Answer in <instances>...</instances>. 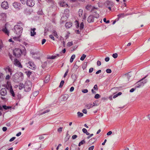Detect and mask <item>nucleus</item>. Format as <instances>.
Listing matches in <instances>:
<instances>
[{"label":"nucleus","mask_w":150,"mask_h":150,"mask_svg":"<svg viewBox=\"0 0 150 150\" xmlns=\"http://www.w3.org/2000/svg\"><path fill=\"white\" fill-rule=\"evenodd\" d=\"M14 33L18 36H21L23 32V28L19 25H15L13 29Z\"/></svg>","instance_id":"f257e3e1"},{"label":"nucleus","mask_w":150,"mask_h":150,"mask_svg":"<svg viewBox=\"0 0 150 150\" xmlns=\"http://www.w3.org/2000/svg\"><path fill=\"white\" fill-rule=\"evenodd\" d=\"M32 87V84L31 82L30 81H26L25 84L24 89L26 92L30 91Z\"/></svg>","instance_id":"f03ea898"},{"label":"nucleus","mask_w":150,"mask_h":150,"mask_svg":"<svg viewBox=\"0 0 150 150\" xmlns=\"http://www.w3.org/2000/svg\"><path fill=\"white\" fill-rule=\"evenodd\" d=\"M13 55L16 57H19L21 54V50L19 48L15 49L13 51Z\"/></svg>","instance_id":"7ed1b4c3"},{"label":"nucleus","mask_w":150,"mask_h":150,"mask_svg":"<svg viewBox=\"0 0 150 150\" xmlns=\"http://www.w3.org/2000/svg\"><path fill=\"white\" fill-rule=\"evenodd\" d=\"M78 14L79 17L83 18V20L86 19V14L84 13L83 14V10L82 9H79L78 12Z\"/></svg>","instance_id":"20e7f679"},{"label":"nucleus","mask_w":150,"mask_h":150,"mask_svg":"<svg viewBox=\"0 0 150 150\" xmlns=\"http://www.w3.org/2000/svg\"><path fill=\"white\" fill-rule=\"evenodd\" d=\"M13 64L15 65L19 68H23L22 65L21 64L20 62L17 59H14Z\"/></svg>","instance_id":"39448f33"},{"label":"nucleus","mask_w":150,"mask_h":150,"mask_svg":"<svg viewBox=\"0 0 150 150\" xmlns=\"http://www.w3.org/2000/svg\"><path fill=\"white\" fill-rule=\"evenodd\" d=\"M31 54L33 55V57L35 59H40V54L39 52H31Z\"/></svg>","instance_id":"423d86ee"},{"label":"nucleus","mask_w":150,"mask_h":150,"mask_svg":"<svg viewBox=\"0 0 150 150\" xmlns=\"http://www.w3.org/2000/svg\"><path fill=\"white\" fill-rule=\"evenodd\" d=\"M26 4L28 6L33 7L35 5V2L34 0H27Z\"/></svg>","instance_id":"0eeeda50"},{"label":"nucleus","mask_w":150,"mask_h":150,"mask_svg":"<svg viewBox=\"0 0 150 150\" xmlns=\"http://www.w3.org/2000/svg\"><path fill=\"white\" fill-rule=\"evenodd\" d=\"M86 8L88 11H90L91 12L94 11L95 9H97V8H95L94 7L92 6L91 5H87L86 7Z\"/></svg>","instance_id":"6e6552de"},{"label":"nucleus","mask_w":150,"mask_h":150,"mask_svg":"<svg viewBox=\"0 0 150 150\" xmlns=\"http://www.w3.org/2000/svg\"><path fill=\"white\" fill-rule=\"evenodd\" d=\"M20 74L21 76H23V74L22 72H20L19 74L16 73L13 76V78L14 80L15 81L19 79Z\"/></svg>","instance_id":"1a4fd4ad"},{"label":"nucleus","mask_w":150,"mask_h":150,"mask_svg":"<svg viewBox=\"0 0 150 150\" xmlns=\"http://www.w3.org/2000/svg\"><path fill=\"white\" fill-rule=\"evenodd\" d=\"M28 67L30 69L32 70H34L36 68V66L33 62H30L28 63Z\"/></svg>","instance_id":"9d476101"},{"label":"nucleus","mask_w":150,"mask_h":150,"mask_svg":"<svg viewBox=\"0 0 150 150\" xmlns=\"http://www.w3.org/2000/svg\"><path fill=\"white\" fill-rule=\"evenodd\" d=\"M1 6L4 9H7L9 7L8 3L7 1H5L2 2L1 3Z\"/></svg>","instance_id":"9b49d317"},{"label":"nucleus","mask_w":150,"mask_h":150,"mask_svg":"<svg viewBox=\"0 0 150 150\" xmlns=\"http://www.w3.org/2000/svg\"><path fill=\"white\" fill-rule=\"evenodd\" d=\"M0 93L2 96H5L7 93V90L6 88H2L0 91Z\"/></svg>","instance_id":"f8f14e48"},{"label":"nucleus","mask_w":150,"mask_h":150,"mask_svg":"<svg viewBox=\"0 0 150 150\" xmlns=\"http://www.w3.org/2000/svg\"><path fill=\"white\" fill-rule=\"evenodd\" d=\"M21 4L17 2H15L13 4V6L16 9H20V7L21 6Z\"/></svg>","instance_id":"ddd939ff"},{"label":"nucleus","mask_w":150,"mask_h":150,"mask_svg":"<svg viewBox=\"0 0 150 150\" xmlns=\"http://www.w3.org/2000/svg\"><path fill=\"white\" fill-rule=\"evenodd\" d=\"M5 70L7 74H9L10 76L12 75L13 71L9 67L6 68L5 69Z\"/></svg>","instance_id":"4468645a"},{"label":"nucleus","mask_w":150,"mask_h":150,"mask_svg":"<svg viewBox=\"0 0 150 150\" xmlns=\"http://www.w3.org/2000/svg\"><path fill=\"white\" fill-rule=\"evenodd\" d=\"M69 97V95L67 94H64L61 96L62 100H67Z\"/></svg>","instance_id":"2eb2a0df"},{"label":"nucleus","mask_w":150,"mask_h":150,"mask_svg":"<svg viewBox=\"0 0 150 150\" xmlns=\"http://www.w3.org/2000/svg\"><path fill=\"white\" fill-rule=\"evenodd\" d=\"M2 30L6 34L8 35L9 36V32L6 28V24H5L4 28H3Z\"/></svg>","instance_id":"dca6fc26"},{"label":"nucleus","mask_w":150,"mask_h":150,"mask_svg":"<svg viewBox=\"0 0 150 150\" xmlns=\"http://www.w3.org/2000/svg\"><path fill=\"white\" fill-rule=\"evenodd\" d=\"M36 28H31L30 29V36H34L36 35V33L35 32Z\"/></svg>","instance_id":"f3484780"},{"label":"nucleus","mask_w":150,"mask_h":150,"mask_svg":"<svg viewBox=\"0 0 150 150\" xmlns=\"http://www.w3.org/2000/svg\"><path fill=\"white\" fill-rule=\"evenodd\" d=\"M87 21L89 23L93 22L94 21V17L92 15L89 16L88 18Z\"/></svg>","instance_id":"a211bd4d"},{"label":"nucleus","mask_w":150,"mask_h":150,"mask_svg":"<svg viewBox=\"0 0 150 150\" xmlns=\"http://www.w3.org/2000/svg\"><path fill=\"white\" fill-rule=\"evenodd\" d=\"M105 4L107 5L108 6L112 7L114 6L113 2L109 1H107L105 3Z\"/></svg>","instance_id":"6ab92c4d"},{"label":"nucleus","mask_w":150,"mask_h":150,"mask_svg":"<svg viewBox=\"0 0 150 150\" xmlns=\"http://www.w3.org/2000/svg\"><path fill=\"white\" fill-rule=\"evenodd\" d=\"M140 81V80L139 81L137 82V83L136 84V86H135V87L136 88H140L141 86H144L143 85H142V82H141V81Z\"/></svg>","instance_id":"aec40b11"},{"label":"nucleus","mask_w":150,"mask_h":150,"mask_svg":"<svg viewBox=\"0 0 150 150\" xmlns=\"http://www.w3.org/2000/svg\"><path fill=\"white\" fill-rule=\"evenodd\" d=\"M96 140V139L95 138H92L89 141L88 143L90 144H92L95 142Z\"/></svg>","instance_id":"412c9836"},{"label":"nucleus","mask_w":150,"mask_h":150,"mask_svg":"<svg viewBox=\"0 0 150 150\" xmlns=\"http://www.w3.org/2000/svg\"><path fill=\"white\" fill-rule=\"evenodd\" d=\"M93 107V104L91 103L87 104L85 105V107L88 109H89Z\"/></svg>","instance_id":"4be33fe9"},{"label":"nucleus","mask_w":150,"mask_h":150,"mask_svg":"<svg viewBox=\"0 0 150 150\" xmlns=\"http://www.w3.org/2000/svg\"><path fill=\"white\" fill-rule=\"evenodd\" d=\"M50 76L49 75H47L45 79L44 82L45 83H48L50 80Z\"/></svg>","instance_id":"5701e85b"},{"label":"nucleus","mask_w":150,"mask_h":150,"mask_svg":"<svg viewBox=\"0 0 150 150\" xmlns=\"http://www.w3.org/2000/svg\"><path fill=\"white\" fill-rule=\"evenodd\" d=\"M60 5L62 7H67L68 5L64 2L61 1L59 3Z\"/></svg>","instance_id":"b1692460"},{"label":"nucleus","mask_w":150,"mask_h":150,"mask_svg":"<svg viewBox=\"0 0 150 150\" xmlns=\"http://www.w3.org/2000/svg\"><path fill=\"white\" fill-rule=\"evenodd\" d=\"M65 26L67 28H70L72 26L71 23L70 22L66 23Z\"/></svg>","instance_id":"393cba45"},{"label":"nucleus","mask_w":150,"mask_h":150,"mask_svg":"<svg viewBox=\"0 0 150 150\" xmlns=\"http://www.w3.org/2000/svg\"><path fill=\"white\" fill-rule=\"evenodd\" d=\"M6 88L8 90H9L11 88H12V86L11 85L10 83H8L6 86Z\"/></svg>","instance_id":"a878e982"},{"label":"nucleus","mask_w":150,"mask_h":150,"mask_svg":"<svg viewBox=\"0 0 150 150\" xmlns=\"http://www.w3.org/2000/svg\"><path fill=\"white\" fill-rule=\"evenodd\" d=\"M9 92L10 93V94H11V95L13 97H15V94L14 93V92L13 90V89L12 88L10 89L9 90Z\"/></svg>","instance_id":"bb28decb"},{"label":"nucleus","mask_w":150,"mask_h":150,"mask_svg":"<svg viewBox=\"0 0 150 150\" xmlns=\"http://www.w3.org/2000/svg\"><path fill=\"white\" fill-rule=\"evenodd\" d=\"M21 36H18V35H16V36L13 37V39L15 40H17L20 41V38Z\"/></svg>","instance_id":"cd10ccee"},{"label":"nucleus","mask_w":150,"mask_h":150,"mask_svg":"<svg viewBox=\"0 0 150 150\" xmlns=\"http://www.w3.org/2000/svg\"><path fill=\"white\" fill-rule=\"evenodd\" d=\"M52 34L54 35L55 37L58 38V34L57 33V32L55 30H54L52 32Z\"/></svg>","instance_id":"c85d7f7f"},{"label":"nucleus","mask_w":150,"mask_h":150,"mask_svg":"<svg viewBox=\"0 0 150 150\" xmlns=\"http://www.w3.org/2000/svg\"><path fill=\"white\" fill-rule=\"evenodd\" d=\"M75 55L73 54V55H72V56H71V57L70 58V62L72 63L73 62L74 59H75Z\"/></svg>","instance_id":"c756f323"},{"label":"nucleus","mask_w":150,"mask_h":150,"mask_svg":"<svg viewBox=\"0 0 150 150\" xmlns=\"http://www.w3.org/2000/svg\"><path fill=\"white\" fill-rule=\"evenodd\" d=\"M24 85L23 83H20L18 85V88L20 90H21L24 88Z\"/></svg>","instance_id":"7c9ffc66"},{"label":"nucleus","mask_w":150,"mask_h":150,"mask_svg":"<svg viewBox=\"0 0 150 150\" xmlns=\"http://www.w3.org/2000/svg\"><path fill=\"white\" fill-rule=\"evenodd\" d=\"M77 116L79 117H82L83 114V113L81 112H78L77 113Z\"/></svg>","instance_id":"2f4dec72"},{"label":"nucleus","mask_w":150,"mask_h":150,"mask_svg":"<svg viewBox=\"0 0 150 150\" xmlns=\"http://www.w3.org/2000/svg\"><path fill=\"white\" fill-rule=\"evenodd\" d=\"M85 141L84 139L82 140L81 141L79 144V146H80L81 145L85 143Z\"/></svg>","instance_id":"473e14b6"},{"label":"nucleus","mask_w":150,"mask_h":150,"mask_svg":"<svg viewBox=\"0 0 150 150\" xmlns=\"http://www.w3.org/2000/svg\"><path fill=\"white\" fill-rule=\"evenodd\" d=\"M86 57V55L85 54H83L80 58V60L81 61H83Z\"/></svg>","instance_id":"72a5a7b5"},{"label":"nucleus","mask_w":150,"mask_h":150,"mask_svg":"<svg viewBox=\"0 0 150 150\" xmlns=\"http://www.w3.org/2000/svg\"><path fill=\"white\" fill-rule=\"evenodd\" d=\"M147 79H144V80H142V81H141V82H142V85H143V86H144L145 83H147Z\"/></svg>","instance_id":"f704fd0d"},{"label":"nucleus","mask_w":150,"mask_h":150,"mask_svg":"<svg viewBox=\"0 0 150 150\" xmlns=\"http://www.w3.org/2000/svg\"><path fill=\"white\" fill-rule=\"evenodd\" d=\"M56 56H50L48 57H47V58L48 59H55L56 58Z\"/></svg>","instance_id":"c9c22d12"},{"label":"nucleus","mask_w":150,"mask_h":150,"mask_svg":"<svg viewBox=\"0 0 150 150\" xmlns=\"http://www.w3.org/2000/svg\"><path fill=\"white\" fill-rule=\"evenodd\" d=\"M25 73L27 75L28 77H29L30 75H31L32 73L30 71H26Z\"/></svg>","instance_id":"e433bc0d"},{"label":"nucleus","mask_w":150,"mask_h":150,"mask_svg":"<svg viewBox=\"0 0 150 150\" xmlns=\"http://www.w3.org/2000/svg\"><path fill=\"white\" fill-rule=\"evenodd\" d=\"M2 107L5 109V110H7L10 108H11V107L10 106H6L5 105H3L2 106Z\"/></svg>","instance_id":"4c0bfd02"},{"label":"nucleus","mask_w":150,"mask_h":150,"mask_svg":"<svg viewBox=\"0 0 150 150\" xmlns=\"http://www.w3.org/2000/svg\"><path fill=\"white\" fill-rule=\"evenodd\" d=\"M93 107L95 106H98V103H97V101H95L94 102L93 104Z\"/></svg>","instance_id":"58836bf2"},{"label":"nucleus","mask_w":150,"mask_h":150,"mask_svg":"<svg viewBox=\"0 0 150 150\" xmlns=\"http://www.w3.org/2000/svg\"><path fill=\"white\" fill-rule=\"evenodd\" d=\"M64 83V81L63 80L60 83V85L59 86V87L60 88H62V87Z\"/></svg>","instance_id":"ea45409f"},{"label":"nucleus","mask_w":150,"mask_h":150,"mask_svg":"<svg viewBox=\"0 0 150 150\" xmlns=\"http://www.w3.org/2000/svg\"><path fill=\"white\" fill-rule=\"evenodd\" d=\"M63 129V127H60L59 128L57 129V131L59 133H60L62 131V130Z\"/></svg>","instance_id":"a19ab883"},{"label":"nucleus","mask_w":150,"mask_h":150,"mask_svg":"<svg viewBox=\"0 0 150 150\" xmlns=\"http://www.w3.org/2000/svg\"><path fill=\"white\" fill-rule=\"evenodd\" d=\"M100 96L98 94H96L94 96V98L96 99H98L100 97Z\"/></svg>","instance_id":"79ce46f5"},{"label":"nucleus","mask_w":150,"mask_h":150,"mask_svg":"<svg viewBox=\"0 0 150 150\" xmlns=\"http://www.w3.org/2000/svg\"><path fill=\"white\" fill-rule=\"evenodd\" d=\"M39 93V91H35V92H33V95L34 96H36Z\"/></svg>","instance_id":"37998d69"},{"label":"nucleus","mask_w":150,"mask_h":150,"mask_svg":"<svg viewBox=\"0 0 150 150\" xmlns=\"http://www.w3.org/2000/svg\"><path fill=\"white\" fill-rule=\"evenodd\" d=\"M70 136H66V137L65 138V141H68L69 139L70 138Z\"/></svg>","instance_id":"c03bdc74"},{"label":"nucleus","mask_w":150,"mask_h":150,"mask_svg":"<svg viewBox=\"0 0 150 150\" xmlns=\"http://www.w3.org/2000/svg\"><path fill=\"white\" fill-rule=\"evenodd\" d=\"M93 89L97 91L98 90V88L97 84H96L94 85Z\"/></svg>","instance_id":"a18cd8bd"},{"label":"nucleus","mask_w":150,"mask_h":150,"mask_svg":"<svg viewBox=\"0 0 150 150\" xmlns=\"http://www.w3.org/2000/svg\"><path fill=\"white\" fill-rule=\"evenodd\" d=\"M95 13H96V14H94V17L96 18H99V14L98 13H96V12H95Z\"/></svg>","instance_id":"49530a36"},{"label":"nucleus","mask_w":150,"mask_h":150,"mask_svg":"<svg viewBox=\"0 0 150 150\" xmlns=\"http://www.w3.org/2000/svg\"><path fill=\"white\" fill-rule=\"evenodd\" d=\"M112 56L114 58H116L118 56V54L116 53H114L113 54Z\"/></svg>","instance_id":"de8ad7c7"},{"label":"nucleus","mask_w":150,"mask_h":150,"mask_svg":"<svg viewBox=\"0 0 150 150\" xmlns=\"http://www.w3.org/2000/svg\"><path fill=\"white\" fill-rule=\"evenodd\" d=\"M103 21L105 23H110V21L108 20L106 21V19L105 18H104L103 19Z\"/></svg>","instance_id":"09e8293b"},{"label":"nucleus","mask_w":150,"mask_h":150,"mask_svg":"<svg viewBox=\"0 0 150 150\" xmlns=\"http://www.w3.org/2000/svg\"><path fill=\"white\" fill-rule=\"evenodd\" d=\"M124 16V14L123 13H121L118 14L117 16L118 18H120L121 17H123Z\"/></svg>","instance_id":"8fccbe9b"},{"label":"nucleus","mask_w":150,"mask_h":150,"mask_svg":"<svg viewBox=\"0 0 150 150\" xmlns=\"http://www.w3.org/2000/svg\"><path fill=\"white\" fill-rule=\"evenodd\" d=\"M84 27V24L83 22H81L80 25V29H82Z\"/></svg>","instance_id":"3c124183"},{"label":"nucleus","mask_w":150,"mask_h":150,"mask_svg":"<svg viewBox=\"0 0 150 150\" xmlns=\"http://www.w3.org/2000/svg\"><path fill=\"white\" fill-rule=\"evenodd\" d=\"M106 72L108 73H110L112 72L111 70V69H107L106 70Z\"/></svg>","instance_id":"603ef678"},{"label":"nucleus","mask_w":150,"mask_h":150,"mask_svg":"<svg viewBox=\"0 0 150 150\" xmlns=\"http://www.w3.org/2000/svg\"><path fill=\"white\" fill-rule=\"evenodd\" d=\"M50 38L53 40H54V38L52 35H50L49 36Z\"/></svg>","instance_id":"864d4df0"},{"label":"nucleus","mask_w":150,"mask_h":150,"mask_svg":"<svg viewBox=\"0 0 150 150\" xmlns=\"http://www.w3.org/2000/svg\"><path fill=\"white\" fill-rule=\"evenodd\" d=\"M94 147V146H92L90 147L88 149V150H93Z\"/></svg>","instance_id":"5fc2aeb1"},{"label":"nucleus","mask_w":150,"mask_h":150,"mask_svg":"<svg viewBox=\"0 0 150 150\" xmlns=\"http://www.w3.org/2000/svg\"><path fill=\"white\" fill-rule=\"evenodd\" d=\"M82 91L84 93H86L88 92V90L87 89H84Z\"/></svg>","instance_id":"6e6d98bb"},{"label":"nucleus","mask_w":150,"mask_h":150,"mask_svg":"<svg viewBox=\"0 0 150 150\" xmlns=\"http://www.w3.org/2000/svg\"><path fill=\"white\" fill-rule=\"evenodd\" d=\"M73 45V42H69L67 44V45L69 46H71Z\"/></svg>","instance_id":"4d7b16f0"},{"label":"nucleus","mask_w":150,"mask_h":150,"mask_svg":"<svg viewBox=\"0 0 150 150\" xmlns=\"http://www.w3.org/2000/svg\"><path fill=\"white\" fill-rule=\"evenodd\" d=\"M68 71H69V69H67V70H66V72H65L64 74V78L67 75L68 73Z\"/></svg>","instance_id":"13d9d810"},{"label":"nucleus","mask_w":150,"mask_h":150,"mask_svg":"<svg viewBox=\"0 0 150 150\" xmlns=\"http://www.w3.org/2000/svg\"><path fill=\"white\" fill-rule=\"evenodd\" d=\"M97 64L98 66H100L101 65V63L100 61H98L97 62Z\"/></svg>","instance_id":"bf43d9fd"},{"label":"nucleus","mask_w":150,"mask_h":150,"mask_svg":"<svg viewBox=\"0 0 150 150\" xmlns=\"http://www.w3.org/2000/svg\"><path fill=\"white\" fill-rule=\"evenodd\" d=\"M82 130L84 133H86L87 132V129L85 128H83Z\"/></svg>","instance_id":"052dcab7"},{"label":"nucleus","mask_w":150,"mask_h":150,"mask_svg":"<svg viewBox=\"0 0 150 150\" xmlns=\"http://www.w3.org/2000/svg\"><path fill=\"white\" fill-rule=\"evenodd\" d=\"M15 137H13L10 139L9 141L10 142H11L13 141L15 139Z\"/></svg>","instance_id":"680f3d73"},{"label":"nucleus","mask_w":150,"mask_h":150,"mask_svg":"<svg viewBox=\"0 0 150 150\" xmlns=\"http://www.w3.org/2000/svg\"><path fill=\"white\" fill-rule=\"evenodd\" d=\"M10 75L9 74H8L7 75H6V79H9L10 78Z\"/></svg>","instance_id":"e2e57ef3"},{"label":"nucleus","mask_w":150,"mask_h":150,"mask_svg":"<svg viewBox=\"0 0 150 150\" xmlns=\"http://www.w3.org/2000/svg\"><path fill=\"white\" fill-rule=\"evenodd\" d=\"M77 137V136L76 135H73L72 137V138L73 139H75Z\"/></svg>","instance_id":"0e129e2a"},{"label":"nucleus","mask_w":150,"mask_h":150,"mask_svg":"<svg viewBox=\"0 0 150 150\" xmlns=\"http://www.w3.org/2000/svg\"><path fill=\"white\" fill-rule=\"evenodd\" d=\"M79 67L78 66H77V65H76L75 64L74 67V68H75L76 70H77V69H78L79 68Z\"/></svg>","instance_id":"69168bd1"},{"label":"nucleus","mask_w":150,"mask_h":150,"mask_svg":"<svg viewBox=\"0 0 150 150\" xmlns=\"http://www.w3.org/2000/svg\"><path fill=\"white\" fill-rule=\"evenodd\" d=\"M109 60H110V58H109V57H106L105 59V61H106V62H108V61H109Z\"/></svg>","instance_id":"338daca9"},{"label":"nucleus","mask_w":150,"mask_h":150,"mask_svg":"<svg viewBox=\"0 0 150 150\" xmlns=\"http://www.w3.org/2000/svg\"><path fill=\"white\" fill-rule=\"evenodd\" d=\"M46 41V40L45 39H43L42 40V44H44Z\"/></svg>","instance_id":"774afa93"}]
</instances>
